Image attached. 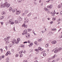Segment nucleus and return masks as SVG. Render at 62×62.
I'll list each match as a JSON object with an SVG mask.
<instances>
[{
  "label": "nucleus",
  "mask_w": 62,
  "mask_h": 62,
  "mask_svg": "<svg viewBox=\"0 0 62 62\" xmlns=\"http://www.w3.org/2000/svg\"><path fill=\"white\" fill-rule=\"evenodd\" d=\"M1 57H2V58H4V57H5L4 55H2V56H1Z\"/></svg>",
  "instance_id": "nucleus-42"
},
{
  "label": "nucleus",
  "mask_w": 62,
  "mask_h": 62,
  "mask_svg": "<svg viewBox=\"0 0 62 62\" xmlns=\"http://www.w3.org/2000/svg\"><path fill=\"white\" fill-rule=\"evenodd\" d=\"M52 31H56V29L55 28H53L51 30Z\"/></svg>",
  "instance_id": "nucleus-16"
},
{
  "label": "nucleus",
  "mask_w": 62,
  "mask_h": 62,
  "mask_svg": "<svg viewBox=\"0 0 62 62\" xmlns=\"http://www.w3.org/2000/svg\"><path fill=\"white\" fill-rule=\"evenodd\" d=\"M12 42L13 43V45H14V42H15V41L14 40L12 41Z\"/></svg>",
  "instance_id": "nucleus-31"
},
{
  "label": "nucleus",
  "mask_w": 62,
  "mask_h": 62,
  "mask_svg": "<svg viewBox=\"0 0 62 62\" xmlns=\"http://www.w3.org/2000/svg\"><path fill=\"white\" fill-rule=\"evenodd\" d=\"M51 14L53 15V16H55V13H54V12H51Z\"/></svg>",
  "instance_id": "nucleus-8"
},
{
  "label": "nucleus",
  "mask_w": 62,
  "mask_h": 62,
  "mask_svg": "<svg viewBox=\"0 0 62 62\" xmlns=\"http://www.w3.org/2000/svg\"><path fill=\"white\" fill-rule=\"evenodd\" d=\"M61 21V19L60 18H59L57 20V22H58V21Z\"/></svg>",
  "instance_id": "nucleus-38"
},
{
  "label": "nucleus",
  "mask_w": 62,
  "mask_h": 62,
  "mask_svg": "<svg viewBox=\"0 0 62 62\" xmlns=\"http://www.w3.org/2000/svg\"><path fill=\"white\" fill-rule=\"evenodd\" d=\"M34 43L35 44H36V45H37L38 44H37V43H38V41H35L34 42Z\"/></svg>",
  "instance_id": "nucleus-20"
},
{
  "label": "nucleus",
  "mask_w": 62,
  "mask_h": 62,
  "mask_svg": "<svg viewBox=\"0 0 62 62\" xmlns=\"http://www.w3.org/2000/svg\"><path fill=\"white\" fill-rule=\"evenodd\" d=\"M9 23H10L11 24H14V22L12 21L11 19H10L9 21Z\"/></svg>",
  "instance_id": "nucleus-2"
},
{
  "label": "nucleus",
  "mask_w": 62,
  "mask_h": 62,
  "mask_svg": "<svg viewBox=\"0 0 62 62\" xmlns=\"http://www.w3.org/2000/svg\"><path fill=\"white\" fill-rule=\"evenodd\" d=\"M34 51H36V52H39V49H35L34 50Z\"/></svg>",
  "instance_id": "nucleus-32"
},
{
  "label": "nucleus",
  "mask_w": 62,
  "mask_h": 62,
  "mask_svg": "<svg viewBox=\"0 0 62 62\" xmlns=\"http://www.w3.org/2000/svg\"><path fill=\"white\" fill-rule=\"evenodd\" d=\"M28 21H29V20L28 19L26 21H24V22H26V23H28Z\"/></svg>",
  "instance_id": "nucleus-34"
},
{
  "label": "nucleus",
  "mask_w": 62,
  "mask_h": 62,
  "mask_svg": "<svg viewBox=\"0 0 62 62\" xmlns=\"http://www.w3.org/2000/svg\"><path fill=\"white\" fill-rule=\"evenodd\" d=\"M58 8H61L62 7V5H59L58 6Z\"/></svg>",
  "instance_id": "nucleus-14"
},
{
  "label": "nucleus",
  "mask_w": 62,
  "mask_h": 62,
  "mask_svg": "<svg viewBox=\"0 0 62 62\" xmlns=\"http://www.w3.org/2000/svg\"><path fill=\"white\" fill-rule=\"evenodd\" d=\"M10 6V4H7V5H6V7L7 8H8V7H9V6Z\"/></svg>",
  "instance_id": "nucleus-12"
},
{
  "label": "nucleus",
  "mask_w": 62,
  "mask_h": 62,
  "mask_svg": "<svg viewBox=\"0 0 62 62\" xmlns=\"http://www.w3.org/2000/svg\"><path fill=\"white\" fill-rule=\"evenodd\" d=\"M23 62H27V60H25L23 61Z\"/></svg>",
  "instance_id": "nucleus-52"
},
{
  "label": "nucleus",
  "mask_w": 62,
  "mask_h": 62,
  "mask_svg": "<svg viewBox=\"0 0 62 62\" xmlns=\"http://www.w3.org/2000/svg\"><path fill=\"white\" fill-rule=\"evenodd\" d=\"M17 10V9H13L12 10V12H15V11L16 10Z\"/></svg>",
  "instance_id": "nucleus-11"
},
{
  "label": "nucleus",
  "mask_w": 62,
  "mask_h": 62,
  "mask_svg": "<svg viewBox=\"0 0 62 62\" xmlns=\"http://www.w3.org/2000/svg\"><path fill=\"white\" fill-rule=\"evenodd\" d=\"M12 9L9 10V11H12Z\"/></svg>",
  "instance_id": "nucleus-62"
},
{
  "label": "nucleus",
  "mask_w": 62,
  "mask_h": 62,
  "mask_svg": "<svg viewBox=\"0 0 62 62\" xmlns=\"http://www.w3.org/2000/svg\"><path fill=\"white\" fill-rule=\"evenodd\" d=\"M23 53H24V54H25V53H26V51H25V50H24Z\"/></svg>",
  "instance_id": "nucleus-54"
},
{
  "label": "nucleus",
  "mask_w": 62,
  "mask_h": 62,
  "mask_svg": "<svg viewBox=\"0 0 62 62\" xmlns=\"http://www.w3.org/2000/svg\"><path fill=\"white\" fill-rule=\"evenodd\" d=\"M0 51H1V52H3V49H2L1 48L0 49Z\"/></svg>",
  "instance_id": "nucleus-49"
},
{
  "label": "nucleus",
  "mask_w": 62,
  "mask_h": 62,
  "mask_svg": "<svg viewBox=\"0 0 62 62\" xmlns=\"http://www.w3.org/2000/svg\"><path fill=\"white\" fill-rule=\"evenodd\" d=\"M60 14L61 15H62V11L61 12Z\"/></svg>",
  "instance_id": "nucleus-61"
},
{
  "label": "nucleus",
  "mask_w": 62,
  "mask_h": 62,
  "mask_svg": "<svg viewBox=\"0 0 62 62\" xmlns=\"http://www.w3.org/2000/svg\"><path fill=\"white\" fill-rule=\"evenodd\" d=\"M42 41V39H38V41L39 42H40V41Z\"/></svg>",
  "instance_id": "nucleus-18"
},
{
  "label": "nucleus",
  "mask_w": 62,
  "mask_h": 62,
  "mask_svg": "<svg viewBox=\"0 0 62 62\" xmlns=\"http://www.w3.org/2000/svg\"><path fill=\"white\" fill-rule=\"evenodd\" d=\"M56 41H53L52 42V43L53 44H56Z\"/></svg>",
  "instance_id": "nucleus-7"
},
{
  "label": "nucleus",
  "mask_w": 62,
  "mask_h": 62,
  "mask_svg": "<svg viewBox=\"0 0 62 62\" xmlns=\"http://www.w3.org/2000/svg\"><path fill=\"white\" fill-rule=\"evenodd\" d=\"M10 9H12V8L11 7H10V8L9 10H10Z\"/></svg>",
  "instance_id": "nucleus-59"
},
{
  "label": "nucleus",
  "mask_w": 62,
  "mask_h": 62,
  "mask_svg": "<svg viewBox=\"0 0 62 62\" xmlns=\"http://www.w3.org/2000/svg\"><path fill=\"white\" fill-rule=\"evenodd\" d=\"M42 50H43V49L41 48L40 49V51H42Z\"/></svg>",
  "instance_id": "nucleus-57"
},
{
  "label": "nucleus",
  "mask_w": 62,
  "mask_h": 62,
  "mask_svg": "<svg viewBox=\"0 0 62 62\" xmlns=\"http://www.w3.org/2000/svg\"><path fill=\"white\" fill-rule=\"evenodd\" d=\"M23 50H22L19 52V53L20 54H22V53H23Z\"/></svg>",
  "instance_id": "nucleus-21"
},
{
  "label": "nucleus",
  "mask_w": 62,
  "mask_h": 62,
  "mask_svg": "<svg viewBox=\"0 0 62 62\" xmlns=\"http://www.w3.org/2000/svg\"><path fill=\"white\" fill-rule=\"evenodd\" d=\"M33 19H34L35 20H36L37 19V17H36L34 18H33Z\"/></svg>",
  "instance_id": "nucleus-47"
},
{
  "label": "nucleus",
  "mask_w": 62,
  "mask_h": 62,
  "mask_svg": "<svg viewBox=\"0 0 62 62\" xmlns=\"http://www.w3.org/2000/svg\"><path fill=\"white\" fill-rule=\"evenodd\" d=\"M51 62H55V60H54L53 61H52Z\"/></svg>",
  "instance_id": "nucleus-63"
},
{
  "label": "nucleus",
  "mask_w": 62,
  "mask_h": 62,
  "mask_svg": "<svg viewBox=\"0 0 62 62\" xmlns=\"http://www.w3.org/2000/svg\"><path fill=\"white\" fill-rule=\"evenodd\" d=\"M62 49H61V48H60L57 49V51L58 52H59V51H60V50H61Z\"/></svg>",
  "instance_id": "nucleus-10"
},
{
  "label": "nucleus",
  "mask_w": 62,
  "mask_h": 62,
  "mask_svg": "<svg viewBox=\"0 0 62 62\" xmlns=\"http://www.w3.org/2000/svg\"><path fill=\"white\" fill-rule=\"evenodd\" d=\"M56 57H57V55L56 54H55L52 58V59H53V58H54Z\"/></svg>",
  "instance_id": "nucleus-9"
},
{
  "label": "nucleus",
  "mask_w": 62,
  "mask_h": 62,
  "mask_svg": "<svg viewBox=\"0 0 62 62\" xmlns=\"http://www.w3.org/2000/svg\"><path fill=\"white\" fill-rule=\"evenodd\" d=\"M33 45V43H31L29 45H28V46H29V47H31V46Z\"/></svg>",
  "instance_id": "nucleus-13"
},
{
  "label": "nucleus",
  "mask_w": 62,
  "mask_h": 62,
  "mask_svg": "<svg viewBox=\"0 0 62 62\" xmlns=\"http://www.w3.org/2000/svg\"><path fill=\"white\" fill-rule=\"evenodd\" d=\"M46 55V54L45 53H44L43 54V55L44 56H45Z\"/></svg>",
  "instance_id": "nucleus-25"
},
{
  "label": "nucleus",
  "mask_w": 62,
  "mask_h": 62,
  "mask_svg": "<svg viewBox=\"0 0 62 62\" xmlns=\"http://www.w3.org/2000/svg\"><path fill=\"white\" fill-rule=\"evenodd\" d=\"M15 23H19V22L17 20H15Z\"/></svg>",
  "instance_id": "nucleus-15"
},
{
  "label": "nucleus",
  "mask_w": 62,
  "mask_h": 62,
  "mask_svg": "<svg viewBox=\"0 0 62 62\" xmlns=\"http://www.w3.org/2000/svg\"><path fill=\"white\" fill-rule=\"evenodd\" d=\"M9 23V22H6V25H8V23Z\"/></svg>",
  "instance_id": "nucleus-40"
},
{
  "label": "nucleus",
  "mask_w": 62,
  "mask_h": 62,
  "mask_svg": "<svg viewBox=\"0 0 62 62\" xmlns=\"http://www.w3.org/2000/svg\"><path fill=\"white\" fill-rule=\"evenodd\" d=\"M27 42L28 43H30V41L29 40H28V41H27Z\"/></svg>",
  "instance_id": "nucleus-53"
},
{
  "label": "nucleus",
  "mask_w": 62,
  "mask_h": 62,
  "mask_svg": "<svg viewBox=\"0 0 62 62\" xmlns=\"http://www.w3.org/2000/svg\"><path fill=\"white\" fill-rule=\"evenodd\" d=\"M17 40L18 41H21L20 38H18Z\"/></svg>",
  "instance_id": "nucleus-24"
},
{
  "label": "nucleus",
  "mask_w": 62,
  "mask_h": 62,
  "mask_svg": "<svg viewBox=\"0 0 62 62\" xmlns=\"http://www.w3.org/2000/svg\"><path fill=\"white\" fill-rule=\"evenodd\" d=\"M22 16H25V14L23 13L22 14Z\"/></svg>",
  "instance_id": "nucleus-43"
},
{
  "label": "nucleus",
  "mask_w": 62,
  "mask_h": 62,
  "mask_svg": "<svg viewBox=\"0 0 62 62\" xmlns=\"http://www.w3.org/2000/svg\"><path fill=\"white\" fill-rule=\"evenodd\" d=\"M30 35L29 34L28 35V37H30Z\"/></svg>",
  "instance_id": "nucleus-55"
},
{
  "label": "nucleus",
  "mask_w": 62,
  "mask_h": 62,
  "mask_svg": "<svg viewBox=\"0 0 62 62\" xmlns=\"http://www.w3.org/2000/svg\"><path fill=\"white\" fill-rule=\"evenodd\" d=\"M23 33H24V34H26L27 33V30H25L23 31Z\"/></svg>",
  "instance_id": "nucleus-5"
},
{
  "label": "nucleus",
  "mask_w": 62,
  "mask_h": 62,
  "mask_svg": "<svg viewBox=\"0 0 62 62\" xmlns=\"http://www.w3.org/2000/svg\"><path fill=\"white\" fill-rule=\"evenodd\" d=\"M53 23V21H51L50 22V24H52Z\"/></svg>",
  "instance_id": "nucleus-51"
},
{
  "label": "nucleus",
  "mask_w": 62,
  "mask_h": 62,
  "mask_svg": "<svg viewBox=\"0 0 62 62\" xmlns=\"http://www.w3.org/2000/svg\"><path fill=\"white\" fill-rule=\"evenodd\" d=\"M23 56V54L20 55V57H22Z\"/></svg>",
  "instance_id": "nucleus-46"
},
{
  "label": "nucleus",
  "mask_w": 62,
  "mask_h": 62,
  "mask_svg": "<svg viewBox=\"0 0 62 62\" xmlns=\"http://www.w3.org/2000/svg\"><path fill=\"white\" fill-rule=\"evenodd\" d=\"M6 56H8V54L7 53V52L5 54Z\"/></svg>",
  "instance_id": "nucleus-50"
},
{
  "label": "nucleus",
  "mask_w": 62,
  "mask_h": 62,
  "mask_svg": "<svg viewBox=\"0 0 62 62\" xmlns=\"http://www.w3.org/2000/svg\"><path fill=\"white\" fill-rule=\"evenodd\" d=\"M44 10L46 11H47V10H48V9L47 8H44Z\"/></svg>",
  "instance_id": "nucleus-28"
},
{
  "label": "nucleus",
  "mask_w": 62,
  "mask_h": 62,
  "mask_svg": "<svg viewBox=\"0 0 62 62\" xmlns=\"http://www.w3.org/2000/svg\"><path fill=\"white\" fill-rule=\"evenodd\" d=\"M18 1L19 3H20L22 2V0H18Z\"/></svg>",
  "instance_id": "nucleus-35"
},
{
  "label": "nucleus",
  "mask_w": 62,
  "mask_h": 62,
  "mask_svg": "<svg viewBox=\"0 0 62 62\" xmlns=\"http://www.w3.org/2000/svg\"><path fill=\"white\" fill-rule=\"evenodd\" d=\"M31 13H29V14H28L27 15V16L28 17H29V16H31Z\"/></svg>",
  "instance_id": "nucleus-23"
},
{
  "label": "nucleus",
  "mask_w": 62,
  "mask_h": 62,
  "mask_svg": "<svg viewBox=\"0 0 62 62\" xmlns=\"http://www.w3.org/2000/svg\"><path fill=\"white\" fill-rule=\"evenodd\" d=\"M19 56V54H17L16 56V57H18Z\"/></svg>",
  "instance_id": "nucleus-33"
},
{
  "label": "nucleus",
  "mask_w": 62,
  "mask_h": 62,
  "mask_svg": "<svg viewBox=\"0 0 62 62\" xmlns=\"http://www.w3.org/2000/svg\"><path fill=\"white\" fill-rule=\"evenodd\" d=\"M19 43V41H16L15 42V43H16V44H18Z\"/></svg>",
  "instance_id": "nucleus-26"
},
{
  "label": "nucleus",
  "mask_w": 62,
  "mask_h": 62,
  "mask_svg": "<svg viewBox=\"0 0 62 62\" xmlns=\"http://www.w3.org/2000/svg\"><path fill=\"white\" fill-rule=\"evenodd\" d=\"M5 48L6 49V50H8V47H7V46H5Z\"/></svg>",
  "instance_id": "nucleus-44"
},
{
  "label": "nucleus",
  "mask_w": 62,
  "mask_h": 62,
  "mask_svg": "<svg viewBox=\"0 0 62 62\" xmlns=\"http://www.w3.org/2000/svg\"><path fill=\"white\" fill-rule=\"evenodd\" d=\"M12 52H14V50H13V49H12Z\"/></svg>",
  "instance_id": "nucleus-64"
},
{
  "label": "nucleus",
  "mask_w": 62,
  "mask_h": 62,
  "mask_svg": "<svg viewBox=\"0 0 62 62\" xmlns=\"http://www.w3.org/2000/svg\"><path fill=\"white\" fill-rule=\"evenodd\" d=\"M21 11H17L16 13V14H17V15H18V14H19L20 13H21Z\"/></svg>",
  "instance_id": "nucleus-6"
},
{
  "label": "nucleus",
  "mask_w": 62,
  "mask_h": 62,
  "mask_svg": "<svg viewBox=\"0 0 62 62\" xmlns=\"http://www.w3.org/2000/svg\"><path fill=\"white\" fill-rule=\"evenodd\" d=\"M7 53L8 54H11V53H10V52L9 51H8L7 52Z\"/></svg>",
  "instance_id": "nucleus-27"
},
{
  "label": "nucleus",
  "mask_w": 62,
  "mask_h": 62,
  "mask_svg": "<svg viewBox=\"0 0 62 62\" xmlns=\"http://www.w3.org/2000/svg\"><path fill=\"white\" fill-rule=\"evenodd\" d=\"M54 12L55 13V14H56V13L55 11V10H54Z\"/></svg>",
  "instance_id": "nucleus-56"
},
{
  "label": "nucleus",
  "mask_w": 62,
  "mask_h": 62,
  "mask_svg": "<svg viewBox=\"0 0 62 62\" xmlns=\"http://www.w3.org/2000/svg\"><path fill=\"white\" fill-rule=\"evenodd\" d=\"M10 38V37H7V39H8V40H9V38Z\"/></svg>",
  "instance_id": "nucleus-37"
},
{
  "label": "nucleus",
  "mask_w": 62,
  "mask_h": 62,
  "mask_svg": "<svg viewBox=\"0 0 62 62\" xmlns=\"http://www.w3.org/2000/svg\"><path fill=\"white\" fill-rule=\"evenodd\" d=\"M7 5H8V2H6L2 5H1L0 7L1 8H5Z\"/></svg>",
  "instance_id": "nucleus-1"
},
{
  "label": "nucleus",
  "mask_w": 62,
  "mask_h": 62,
  "mask_svg": "<svg viewBox=\"0 0 62 62\" xmlns=\"http://www.w3.org/2000/svg\"><path fill=\"white\" fill-rule=\"evenodd\" d=\"M0 23L1 25H3L4 24V22H0Z\"/></svg>",
  "instance_id": "nucleus-36"
},
{
  "label": "nucleus",
  "mask_w": 62,
  "mask_h": 62,
  "mask_svg": "<svg viewBox=\"0 0 62 62\" xmlns=\"http://www.w3.org/2000/svg\"><path fill=\"white\" fill-rule=\"evenodd\" d=\"M49 45V43H47L45 45V46L46 47H48Z\"/></svg>",
  "instance_id": "nucleus-19"
},
{
  "label": "nucleus",
  "mask_w": 62,
  "mask_h": 62,
  "mask_svg": "<svg viewBox=\"0 0 62 62\" xmlns=\"http://www.w3.org/2000/svg\"><path fill=\"white\" fill-rule=\"evenodd\" d=\"M25 14H27V13H28V11H27L26 10H25Z\"/></svg>",
  "instance_id": "nucleus-22"
},
{
  "label": "nucleus",
  "mask_w": 62,
  "mask_h": 62,
  "mask_svg": "<svg viewBox=\"0 0 62 62\" xmlns=\"http://www.w3.org/2000/svg\"><path fill=\"white\" fill-rule=\"evenodd\" d=\"M53 7V5H50V6H47V8H48L49 9H51Z\"/></svg>",
  "instance_id": "nucleus-3"
},
{
  "label": "nucleus",
  "mask_w": 62,
  "mask_h": 62,
  "mask_svg": "<svg viewBox=\"0 0 62 62\" xmlns=\"http://www.w3.org/2000/svg\"><path fill=\"white\" fill-rule=\"evenodd\" d=\"M27 43V41H25L23 42L24 44H25V43Z\"/></svg>",
  "instance_id": "nucleus-48"
},
{
  "label": "nucleus",
  "mask_w": 62,
  "mask_h": 62,
  "mask_svg": "<svg viewBox=\"0 0 62 62\" xmlns=\"http://www.w3.org/2000/svg\"><path fill=\"white\" fill-rule=\"evenodd\" d=\"M3 18H4V16H3L1 17L0 18V19H3Z\"/></svg>",
  "instance_id": "nucleus-39"
},
{
  "label": "nucleus",
  "mask_w": 62,
  "mask_h": 62,
  "mask_svg": "<svg viewBox=\"0 0 62 62\" xmlns=\"http://www.w3.org/2000/svg\"><path fill=\"white\" fill-rule=\"evenodd\" d=\"M40 49H41L40 47H38V50L39 51V50H40Z\"/></svg>",
  "instance_id": "nucleus-45"
},
{
  "label": "nucleus",
  "mask_w": 62,
  "mask_h": 62,
  "mask_svg": "<svg viewBox=\"0 0 62 62\" xmlns=\"http://www.w3.org/2000/svg\"><path fill=\"white\" fill-rule=\"evenodd\" d=\"M56 17H55V18L53 17V21H55V20H56Z\"/></svg>",
  "instance_id": "nucleus-29"
},
{
  "label": "nucleus",
  "mask_w": 62,
  "mask_h": 62,
  "mask_svg": "<svg viewBox=\"0 0 62 62\" xmlns=\"http://www.w3.org/2000/svg\"><path fill=\"white\" fill-rule=\"evenodd\" d=\"M6 61H8V60H9V58H7L6 59Z\"/></svg>",
  "instance_id": "nucleus-41"
},
{
  "label": "nucleus",
  "mask_w": 62,
  "mask_h": 62,
  "mask_svg": "<svg viewBox=\"0 0 62 62\" xmlns=\"http://www.w3.org/2000/svg\"><path fill=\"white\" fill-rule=\"evenodd\" d=\"M6 12H2L1 13V14H2V15H4V14H6Z\"/></svg>",
  "instance_id": "nucleus-17"
},
{
  "label": "nucleus",
  "mask_w": 62,
  "mask_h": 62,
  "mask_svg": "<svg viewBox=\"0 0 62 62\" xmlns=\"http://www.w3.org/2000/svg\"><path fill=\"white\" fill-rule=\"evenodd\" d=\"M28 32H29L30 31V29H28Z\"/></svg>",
  "instance_id": "nucleus-58"
},
{
  "label": "nucleus",
  "mask_w": 62,
  "mask_h": 62,
  "mask_svg": "<svg viewBox=\"0 0 62 62\" xmlns=\"http://www.w3.org/2000/svg\"><path fill=\"white\" fill-rule=\"evenodd\" d=\"M54 52L55 53H57V52H58L57 51V49L55 50L54 51Z\"/></svg>",
  "instance_id": "nucleus-30"
},
{
  "label": "nucleus",
  "mask_w": 62,
  "mask_h": 62,
  "mask_svg": "<svg viewBox=\"0 0 62 62\" xmlns=\"http://www.w3.org/2000/svg\"><path fill=\"white\" fill-rule=\"evenodd\" d=\"M7 39H6V38H4V40H7Z\"/></svg>",
  "instance_id": "nucleus-60"
},
{
  "label": "nucleus",
  "mask_w": 62,
  "mask_h": 62,
  "mask_svg": "<svg viewBox=\"0 0 62 62\" xmlns=\"http://www.w3.org/2000/svg\"><path fill=\"white\" fill-rule=\"evenodd\" d=\"M22 27H24V28H26L27 27V25H25V24L24 23L23 24V25H22Z\"/></svg>",
  "instance_id": "nucleus-4"
}]
</instances>
